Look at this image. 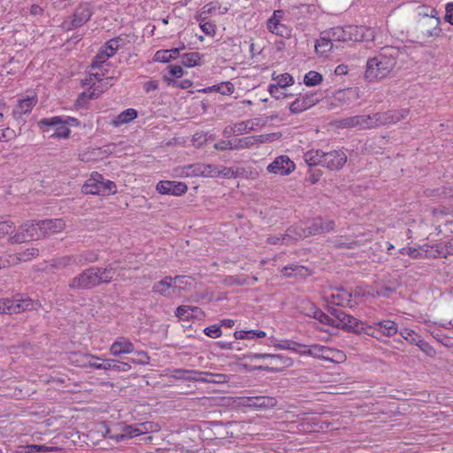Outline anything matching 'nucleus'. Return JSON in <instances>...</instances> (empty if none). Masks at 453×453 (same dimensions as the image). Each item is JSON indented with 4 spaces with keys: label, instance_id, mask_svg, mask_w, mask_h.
<instances>
[{
    "label": "nucleus",
    "instance_id": "nucleus-14",
    "mask_svg": "<svg viewBox=\"0 0 453 453\" xmlns=\"http://www.w3.org/2000/svg\"><path fill=\"white\" fill-rule=\"evenodd\" d=\"M40 127H54L55 132L51 137L67 138L70 134V129L66 126V121L60 117H53L50 119H42L39 121Z\"/></svg>",
    "mask_w": 453,
    "mask_h": 453
},
{
    "label": "nucleus",
    "instance_id": "nucleus-3",
    "mask_svg": "<svg viewBox=\"0 0 453 453\" xmlns=\"http://www.w3.org/2000/svg\"><path fill=\"white\" fill-rule=\"evenodd\" d=\"M440 24V19L416 20L412 27V33L415 35L417 42L425 43L429 42L433 37L440 36L441 33Z\"/></svg>",
    "mask_w": 453,
    "mask_h": 453
},
{
    "label": "nucleus",
    "instance_id": "nucleus-43",
    "mask_svg": "<svg viewBox=\"0 0 453 453\" xmlns=\"http://www.w3.org/2000/svg\"><path fill=\"white\" fill-rule=\"evenodd\" d=\"M427 19H440L435 9L422 6L418 8L416 20H426Z\"/></svg>",
    "mask_w": 453,
    "mask_h": 453
},
{
    "label": "nucleus",
    "instance_id": "nucleus-60",
    "mask_svg": "<svg viewBox=\"0 0 453 453\" xmlns=\"http://www.w3.org/2000/svg\"><path fill=\"white\" fill-rule=\"evenodd\" d=\"M203 332L207 336L211 338H218L221 335V329L218 325L210 326L206 327Z\"/></svg>",
    "mask_w": 453,
    "mask_h": 453
},
{
    "label": "nucleus",
    "instance_id": "nucleus-55",
    "mask_svg": "<svg viewBox=\"0 0 453 453\" xmlns=\"http://www.w3.org/2000/svg\"><path fill=\"white\" fill-rule=\"evenodd\" d=\"M175 58L173 55H171L169 50H162L156 52L154 59L157 62L166 63L171 59Z\"/></svg>",
    "mask_w": 453,
    "mask_h": 453
},
{
    "label": "nucleus",
    "instance_id": "nucleus-47",
    "mask_svg": "<svg viewBox=\"0 0 453 453\" xmlns=\"http://www.w3.org/2000/svg\"><path fill=\"white\" fill-rule=\"evenodd\" d=\"M110 55L105 52L103 47L99 50L96 54L92 65L91 69L102 68L103 65L110 58Z\"/></svg>",
    "mask_w": 453,
    "mask_h": 453
},
{
    "label": "nucleus",
    "instance_id": "nucleus-19",
    "mask_svg": "<svg viewBox=\"0 0 453 453\" xmlns=\"http://www.w3.org/2000/svg\"><path fill=\"white\" fill-rule=\"evenodd\" d=\"M91 271L95 288L101 284H108L113 280L115 269L111 264L105 267L92 266Z\"/></svg>",
    "mask_w": 453,
    "mask_h": 453
},
{
    "label": "nucleus",
    "instance_id": "nucleus-59",
    "mask_svg": "<svg viewBox=\"0 0 453 453\" xmlns=\"http://www.w3.org/2000/svg\"><path fill=\"white\" fill-rule=\"evenodd\" d=\"M26 448L27 449V453H34V452L45 453V452H50L53 449L52 448L47 447L45 445H36V444L27 445Z\"/></svg>",
    "mask_w": 453,
    "mask_h": 453
},
{
    "label": "nucleus",
    "instance_id": "nucleus-37",
    "mask_svg": "<svg viewBox=\"0 0 453 453\" xmlns=\"http://www.w3.org/2000/svg\"><path fill=\"white\" fill-rule=\"evenodd\" d=\"M234 336L236 340L254 339L255 337L265 338L266 333L261 330H240L235 331Z\"/></svg>",
    "mask_w": 453,
    "mask_h": 453
},
{
    "label": "nucleus",
    "instance_id": "nucleus-11",
    "mask_svg": "<svg viewBox=\"0 0 453 453\" xmlns=\"http://www.w3.org/2000/svg\"><path fill=\"white\" fill-rule=\"evenodd\" d=\"M409 113V110L401 109L395 111H388L385 112H376L373 113L374 124L375 127H379L380 126L393 124L400 121L406 118Z\"/></svg>",
    "mask_w": 453,
    "mask_h": 453
},
{
    "label": "nucleus",
    "instance_id": "nucleus-30",
    "mask_svg": "<svg viewBox=\"0 0 453 453\" xmlns=\"http://www.w3.org/2000/svg\"><path fill=\"white\" fill-rule=\"evenodd\" d=\"M203 372L196 370L174 369L172 377L176 380L199 381V378Z\"/></svg>",
    "mask_w": 453,
    "mask_h": 453
},
{
    "label": "nucleus",
    "instance_id": "nucleus-8",
    "mask_svg": "<svg viewBox=\"0 0 453 453\" xmlns=\"http://www.w3.org/2000/svg\"><path fill=\"white\" fill-rule=\"evenodd\" d=\"M92 12L88 4L78 6L73 14L62 22L61 27L66 31L81 27L91 18Z\"/></svg>",
    "mask_w": 453,
    "mask_h": 453
},
{
    "label": "nucleus",
    "instance_id": "nucleus-62",
    "mask_svg": "<svg viewBox=\"0 0 453 453\" xmlns=\"http://www.w3.org/2000/svg\"><path fill=\"white\" fill-rule=\"evenodd\" d=\"M235 135H240L242 134L249 133L252 131V127H247V124H245V121H241L238 123L233 124Z\"/></svg>",
    "mask_w": 453,
    "mask_h": 453
},
{
    "label": "nucleus",
    "instance_id": "nucleus-24",
    "mask_svg": "<svg viewBox=\"0 0 453 453\" xmlns=\"http://www.w3.org/2000/svg\"><path fill=\"white\" fill-rule=\"evenodd\" d=\"M106 434H108V437L110 439L115 440L116 441H121L127 439L138 436L141 434H142V432L140 429L134 427L132 426H121L120 433L112 434L111 430L108 429L106 431Z\"/></svg>",
    "mask_w": 453,
    "mask_h": 453
},
{
    "label": "nucleus",
    "instance_id": "nucleus-7",
    "mask_svg": "<svg viewBox=\"0 0 453 453\" xmlns=\"http://www.w3.org/2000/svg\"><path fill=\"white\" fill-rule=\"evenodd\" d=\"M40 233L39 221H27L19 227L15 234L10 237V242L12 243H22L29 240L40 239L42 238Z\"/></svg>",
    "mask_w": 453,
    "mask_h": 453
},
{
    "label": "nucleus",
    "instance_id": "nucleus-21",
    "mask_svg": "<svg viewBox=\"0 0 453 453\" xmlns=\"http://www.w3.org/2000/svg\"><path fill=\"white\" fill-rule=\"evenodd\" d=\"M152 291L167 298L178 296V288L173 286L171 276H166L156 282L152 287Z\"/></svg>",
    "mask_w": 453,
    "mask_h": 453
},
{
    "label": "nucleus",
    "instance_id": "nucleus-45",
    "mask_svg": "<svg viewBox=\"0 0 453 453\" xmlns=\"http://www.w3.org/2000/svg\"><path fill=\"white\" fill-rule=\"evenodd\" d=\"M267 28L270 32L277 35H280L282 37L284 36H289L290 35V31L288 30V28L280 23V21H275L274 20V28H273V25L270 23V20L267 21Z\"/></svg>",
    "mask_w": 453,
    "mask_h": 453
},
{
    "label": "nucleus",
    "instance_id": "nucleus-6",
    "mask_svg": "<svg viewBox=\"0 0 453 453\" xmlns=\"http://www.w3.org/2000/svg\"><path fill=\"white\" fill-rule=\"evenodd\" d=\"M327 311L332 316L335 317L334 321L336 328L361 334L359 326L362 325V321L335 307H328Z\"/></svg>",
    "mask_w": 453,
    "mask_h": 453
},
{
    "label": "nucleus",
    "instance_id": "nucleus-51",
    "mask_svg": "<svg viewBox=\"0 0 453 453\" xmlns=\"http://www.w3.org/2000/svg\"><path fill=\"white\" fill-rule=\"evenodd\" d=\"M327 348L328 347L326 346L319 344L311 345L310 356L316 358L324 359V356L326 355V350H327Z\"/></svg>",
    "mask_w": 453,
    "mask_h": 453
},
{
    "label": "nucleus",
    "instance_id": "nucleus-33",
    "mask_svg": "<svg viewBox=\"0 0 453 453\" xmlns=\"http://www.w3.org/2000/svg\"><path fill=\"white\" fill-rule=\"evenodd\" d=\"M326 31L323 32L320 38L315 44V50L318 53L325 54L333 49V42L331 36L327 35Z\"/></svg>",
    "mask_w": 453,
    "mask_h": 453
},
{
    "label": "nucleus",
    "instance_id": "nucleus-56",
    "mask_svg": "<svg viewBox=\"0 0 453 453\" xmlns=\"http://www.w3.org/2000/svg\"><path fill=\"white\" fill-rule=\"evenodd\" d=\"M400 335L408 342L414 344L416 342L417 338L419 336L417 335L415 331L409 329V328H403L400 331Z\"/></svg>",
    "mask_w": 453,
    "mask_h": 453
},
{
    "label": "nucleus",
    "instance_id": "nucleus-58",
    "mask_svg": "<svg viewBox=\"0 0 453 453\" xmlns=\"http://www.w3.org/2000/svg\"><path fill=\"white\" fill-rule=\"evenodd\" d=\"M304 270L303 266L300 265H290V266H285L282 269V273L287 277L295 276L298 273H301V272Z\"/></svg>",
    "mask_w": 453,
    "mask_h": 453
},
{
    "label": "nucleus",
    "instance_id": "nucleus-48",
    "mask_svg": "<svg viewBox=\"0 0 453 453\" xmlns=\"http://www.w3.org/2000/svg\"><path fill=\"white\" fill-rule=\"evenodd\" d=\"M240 174V169L239 168H232V167H225L219 165V177L229 179V178H235L239 176Z\"/></svg>",
    "mask_w": 453,
    "mask_h": 453
},
{
    "label": "nucleus",
    "instance_id": "nucleus-18",
    "mask_svg": "<svg viewBox=\"0 0 453 453\" xmlns=\"http://www.w3.org/2000/svg\"><path fill=\"white\" fill-rule=\"evenodd\" d=\"M334 221L332 219L316 218L306 227L308 236L329 233L334 228Z\"/></svg>",
    "mask_w": 453,
    "mask_h": 453
},
{
    "label": "nucleus",
    "instance_id": "nucleus-57",
    "mask_svg": "<svg viewBox=\"0 0 453 453\" xmlns=\"http://www.w3.org/2000/svg\"><path fill=\"white\" fill-rule=\"evenodd\" d=\"M15 229V226L12 222L6 220V221H0V238L9 234H12Z\"/></svg>",
    "mask_w": 453,
    "mask_h": 453
},
{
    "label": "nucleus",
    "instance_id": "nucleus-42",
    "mask_svg": "<svg viewBox=\"0 0 453 453\" xmlns=\"http://www.w3.org/2000/svg\"><path fill=\"white\" fill-rule=\"evenodd\" d=\"M173 286L177 287L178 288V296H180L181 290L186 289L188 287L191 286L192 284V278L188 276H175L172 277Z\"/></svg>",
    "mask_w": 453,
    "mask_h": 453
},
{
    "label": "nucleus",
    "instance_id": "nucleus-9",
    "mask_svg": "<svg viewBox=\"0 0 453 453\" xmlns=\"http://www.w3.org/2000/svg\"><path fill=\"white\" fill-rule=\"evenodd\" d=\"M104 74H105L104 72H102L101 73H91L89 81L86 80L85 84H90V82L92 81V77H94L98 81V83L97 84L93 83L91 85V88H89V90L88 92H83L80 96V98H81V97H88V99L97 98L98 96H100L101 94L104 93V90H106L110 87H111L113 85L114 78L107 77L105 80H102L101 77L104 76Z\"/></svg>",
    "mask_w": 453,
    "mask_h": 453
},
{
    "label": "nucleus",
    "instance_id": "nucleus-25",
    "mask_svg": "<svg viewBox=\"0 0 453 453\" xmlns=\"http://www.w3.org/2000/svg\"><path fill=\"white\" fill-rule=\"evenodd\" d=\"M269 358L271 359L269 366H259L258 369L264 371H275L279 372L285 367H288L292 365L291 358L281 355L270 354Z\"/></svg>",
    "mask_w": 453,
    "mask_h": 453
},
{
    "label": "nucleus",
    "instance_id": "nucleus-17",
    "mask_svg": "<svg viewBox=\"0 0 453 453\" xmlns=\"http://www.w3.org/2000/svg\"><path fill=\"white\" fill-rule=\"evenodd\" d=\"M156 189L163 195L181 196L188 190V187L184 182L161 180L157 184Z\"/></svg>",
    "mask_w": 453,
    "mask_h": 453
},
{
    "label": "nucleus",
    "instance_id": "nucleus-2",
    "mask_svg": "<svg viewBox=\"0 0 453 453\" xmlns=\"http://www.w3.org/2000/svg\"><path fill=\"white\" fill-rule=\"evenodd\" d=\"M334 42H372L375 39V31L365 26L335 27L326 33Z\"/></svg>",
    "mask_w": 453,
    "mask_h": 453
},
{
    "label": "nucleus",
    "instance_id": "nucleus-41",
    "mask_svg": "<svg viewBox=\"0 0 453 453\" xmlns=\"http://www.w3.org/2000/svg\"><path fill=\"white\" fill-rule=\"evenodd\" d=\"M219 165H203L196 167V174H201L204 177H219Z\"/></svg>",
    "mask_w": 453,
    "mask_h": 453
},
{
    "label": "nucleus",
    "instance_id": "nucleus-28",
    "mask_svg": "<svg viewBox=\"0 0 453 453\" xmlns=\"http://www.w3.org/2000/svg\"><path fill=\"white\" fill-rule=\"evenodd\" d=\"M376 325L378 326L380 340H381L382 336L391 337L398 332L397 324L389 319L377 321Z\"/></svg>",
    "mask_w": 453,
    "mask_h": 453
},
{
    "label": "nucleus",
    "instance_id": "nucleus-61",
    "mask_svg": "<svg viewBox=\"0 0 453 453\" xmlns=\"http://www.w3.org/2000/svg\"><path fill=\"white\" fill-rule=\"evenodd\" d=\"M214 148L218 150H234V140H222L214 144Z\"/></svg>",
    "mask_w": 453,
    "mask_h": 453
},
{
    "label": "nucleus",
    "instance_id": "nucleus-10",
    "mask_svg": "<svg viewBox=\"0 0 453 453\" xmlns=\"http://www.w3.org/2000/svg\"><path fill=\"white\" fill-rule=\"evenodd\" d=\"M320 95H319L317 92L300 95L289 105V111L294 114L300 113L317 104L320 101Z\"/></svg>",
    "mask_w": 453,
    "mask_h": 453
},
{
    "label": "nucleus",
    "instance_id": "nucleus-35",
    "mask_svg": "<svg viewBox=\"0 0 453 453\" xmlns=\"http://www.w3.org/2000/svg\"><path fill=\"white\" fill-rule=\"evenodd\" d=\"M324 152L320 150H311L304 153L303 159L309 166L322 165Z\"/></svg>",
    "mask_w": 453,
    "mask_h": 453
},
{
    "label": "nucleus",
    "instance_id": "nucleus-12",
    "mask_svg": "<svg viewBox=\"0 0 453 453\" xmlns=\"http://www.w3.org/2000/svg\"><path fill=\"white\" fill-rule=\"evenodd\" d=\"M68 287L70 289L74 291L88 290L94 288L95 285L93 281L91 267L83 270L78 275L73 277L70 280Z\"/></svg>",
    "mask_w": 453,
    "mask_h": 453
},
{
    "label": "nucleus",
    "instance_id": "nucleus-29",
    "mask_svg": "<svg viewBox=\"0 0 453 453\" xmlns=\"http://www.w3.org/2000/svg\"><path fill=\"white\" fill-rule=\"evenodd\" d=\"M36 96H27V98L19 100V103L13 111L14 116L19 118L23 114L29 113L34 108V106L36 104Z\"/></svg>",
    "mask_w": 453,
    "mask_h": 453
},
{
    "label": "nucleus",
    "instance_id": "nucleus-44",
    "mask_svg": "<svg viewBox=\"0 0 453 453\" xmlns=\"http://www.w3.org/2000/svg\"><path fill=\"white\" fill-rule=\"evenodd\" d=\"M39 256V250L36 248H29L26 250L17 253L13 259H16L17 262H26L29 261L34 257Z\"/></svg>",
    "mask_w": 453,
    "mask_h": 453
},
{
    "label": "nucleus",
    "instance_id": "nucleus-50",
    "mask_svg": "<svg viewBox=\"0 0 453 453\" xmlns=\"http://www.w3.org/2000/svg\"><path fill=\"white\" fill-rule=\"evenodd\" d=\"M210 91L216 90L222 95H231L234 92V85L230 82L221 83L219 86H213L208 88Z\"/></svg>",
    "mask_w": 453,
    "mask_h": 453
},
{
    "label": "nucleus",
    "instance_id": "nucleus-20",
    "mask_svg": "<svg viewBox=\"0 0 453 453\" xmlns=\"http://www.w3.org/2000/svg\"><path fill=\"white\" fill-rule=\"evenodd\" d=\"M65 227V222L62 219H45L39 221V234L42 238L62 232Z\"/></svg>",
    "mask_w": 453,
    "mask_h": 453
},
{
    "label": "nucleus",
    "instance_id": "nucleus-40",
    "mask_svg": "<svg viewBox=\"0 0 453 453\" xmlns=\"http://www.w3.org/2000/svg\"><path fill=\"white\" fill-rule=\"evenodd\" d=\"M180 58L181 64L187 67L199 65L201 63V55L198 52L185 53Z\"/></svg>",
    "mask_w": 453,
    "mask_h": 453
},
{
    "label": "nucleus",
    "instance_id": "nucleus-31",
    "mask_svg": "<svg viewBox=\"0 0 453 453\" xmlns=\"http://www.w3.org/2000/svg\"><path fill=\"white\" fill-rule=\"evenodd\" d=\"M137 115L138 113L136 110L129 108L120 112L116 118H114L111 120V124L113 127H118L121 125L131 122L132 120L137 118Z\"/></svg>",
    "mask_w": 453,
    "mask_h": 453
},
{
    "label": "nucleus",
    "instance_id": "nucleus-64",
    "mask_svg": "<svg viewBox=\"0 0 453 453\" xmlns=\"http://www.w3.org/2000/svg\"><path fill=\"white\" fill-rule=\"evenodd\" d=\"M111 369L118 372H127L131 369V365L127 362H119L113 360Z\"/></svg>",
    "mask_w": 453,
    "mask_h": 453
},
{
    "label": "nucleus",
    "instance_id": "nucleus-54",
    "mask_svg": "<svg viewBox=\"0 0 453 453\" xmlns=\"http://www.w3.org/2000/svg\"><path fill=\"white\" fill-rule=\"evenodd\" d=\"M164 80L169 86L178 87L184 89L188 88L192 86V81L189 80H184L179 82L174 81L172 77L167 76H165Z\"/></svg>",
    "mask_w": 453,
    "mask_h": 453
},
{
    "label": "nucleus",
    "instance_id": "nucleus-32",
    "mask_svg": "<svg viewBox=\"0 0 453 453\" xmlns=\"http://www.w3.org/2000/svg\"><path fill=\"white\" fill-rule=\"evenodd\" d=\"M77 266H83L99 259L98 252L95 250H84L81 253L74 254Z\"/></svg>",
    "mask_w": 453,
    "mask_h": 453
},
{
    "label": "nucleus",
    "instance_id": "nucleus-52",
    "mask_svg": "<svg viewBox=\"0 0 453 453\" xmlns=\"http://www.w3.org/2000/svg\"><path fill=\"white\" fill-rule=\"evenodd\" d=\"M359 330H361V333H364L369 336H372L373 338H376L377 340H380L379 331H378V326L376 325V322L373 323V325L364 326L363 324L359 326Z\"/></svg>",
    "mask_w": 453,
    "mask_h": 453
},
{
    "label": "nucleus",
    "instance_id": "nucleus-39",
    "mask_svg": "<svg viewBox=\"0 0 453 453\" xmlns=\"http://www.w3.org/2000/svg\"><path fill=\"white\" fill-rule=\"evenodd\" d=\"M311 309L313 310L312 313H309L308 315L312 316L314 319H316L322 324L329 325L331 326L335 327V317H329L327 314L324 313L322 311L315 307H312Z\"/></svg>",
    "mask_w": 453,
    "mask_h": 453
},
{
    "label": "nucleus",
    "instance_id": "nucleus-34",
    "mask_svg": "<svg viewBox=\"0 0 453 453\" xmlns=\"http://www.w3.org/2000/svg\"><path fill=\"white\" fill-rule=\"evenodd\" d=\"M229 380V376L222 373L203 372L199 378V381L213 384H223Z\"/></svg>",
    "mask_w": 453,
    "mask_h": 453
},
{
    "label": "nucleus",
    "instance_id": "nucleus-38",
    "mask_svg": "<svg viewBox=\"0 0 453 453\" xmlns=\"http://www.w3.org/2000/svg\"><path fill=\"white\" fill-rule=\"evenodd\" d=\"M323 360L340 364L346 360V355L342 350L328 347Z\"/></svg>",
    "mask_w": 453,
    "mask_h": 453
},
{
    "label": "nucleus",
    "instance_id": "nucleus-4",
    "mask_svg": "<svg viewBox=\"0 0 453 453\" xmlns=\"http://www.w3.org/2000/svg\"><path fill=\"white\" fill-rule=\"evenodd\" d=\"M82 191L85 194H92L98 196H109L117 192L116 184L109 180H104L103 175L98 173L91 174L82 187Z\"/></svg>",
    "mask_w": 453,
    "mask_h": 453
},
{
    "label": "nucleus",
    "instance_id": "nucleus-15",
    "mask_svg": "<svg viewBox=\"0 0 453 453\" xmlns=\"http://www.w3.org/2000/svg\"><path fill=\"white\" fill-rule=\"evenodd\" d=\"M347 162V156L342 150H332L324 152L322 166L330 170H339L343 167Z\"/></svg>",
    "mask_w": 453,
    "mask_h": 453
},
{
    "label": "nucleus",
    "instance_id": "nucleus-22",
    "mask_svg": "<svg viewBox=\"0 0 453 453\" xmlns=\"http://www.w3.org/2000/svg\"><path fill=\"white\" fill-rule=\"evenodd\" d=\"M268 141L266 135H253L234 140V150L250 149Z\"/></svg>",
    "mask_w": 453,
    "mask_h": 453
},
{
    "label": "nucleus",
    "instance_id": "nucleus-26",
    "mask_svg": "<svg viewBox=\"0 0 453 453\" xmlns=\"http://www.w3.org/2000/svg\"><path fill=\"white\" fill-rule=\"evenodd\" d=\"M134 350V344L125 337H119L111 346L110 352L113 356L132 353Z\"/></svg>",
    "mask_w": 453,
    "mask_h": 453
},
{
    "label": "nucleus",
    "instance_id": "nucleus-23",
    "mask_svg": "<svg viewBox=\"0 0 453 453\" xmlns=\"http://www.w3.org/2000/svg\"><path fill=\"white\" fill-rule=\"evenodd\" d=\"M327 301L337 306H350L352 295L343 288H335L326 297Z\"/></svg>",
    "mask_w": 453,
    "mask_h": 453
},
{
    "label": "nucleus",
    "instance_id": "nucleus-16",
    "mask_svg": "<svg viewBox=\"0 0 453 453\" xmlns=\"http://www.w3.org/2000/svg\"><path fill=\"white\" fill-rule=\"evenodd\" d=\"M295 169V164L288 156L277 157L268 166L269 173L288 175Z\"/></svg>",
    "mask_w": 453,
    "mask_h": 453
},
{
    "label": "nucleus",
    "instance_id": "nucleus-13",
    "mask_svg": "<svg viewBox=\"0 0 453 453\" xmlns=\"http://www.w3.org/2000/svg\"><path fill=\"white\" fill-rule=\"evenodd\" d=\"M240 404L259 410H267L273 408L277 404V400L265 395L241 397Z\"/></svg>",
    "mask_w": 453,
    "mask_h": 453
},
{
    "label": "nucleus",
    "instance_id": "nucleus-27",
    "mask_svg": "<svg viewBox=\"0 0 453 453\" xmlns=\"http://www.w3.org/2000/svg\"><path fill=\"white\" fill-rule=\"evenodd\" d=\"M304 237H308L306 228H303L302 226H290L287 229L286 234H282V243L290 245Z\"/></svg>",
    "mask_w": 453,
    "mask_h": 453
},
{
    "label": "nucleus",
    "instance_id": "nucleus-49",
    "mask_svg": "<svg viewBox=\"0 0 453 453\" xmlns=\"http://www.w3.org/2000/svg\"><path fill=\"white\" fill-rule=\"evenodd\" d=\"M277 81V85L281 88L294 84V79L289 73H282L273 78Z\"/></svg>",
    "mask_w": 453,
    "mask_h": 453
},
{
    "label": "nucleus",
    "instance_id": "nucleus-1",
    "mask_svg": "<svg viewBox=\"0 0 453 453\" xmlns=\"http://www.w3.org/2000/svg\"><path fill=\"white\" fill-rule=\"evenodd\" d=\"M400 50L395 47H386L366 63L365 77L369 81L387 77L394 69Z\"/></svg>",
    "mask_w": 453,
    "mask_h": 453
},
{
    "label": "nucleus",
    "instance_id": "nucleus-53",
    "mask_svg": "<svg viewBox=\"0 0 453 453\" xmlns=\"http://www.w3.org/2000/svg\"><path fill=\"white\" fill-rule=\"evenodd\" d=\"M191 306L189 305H180L176 309L175 315L180 319L188 320L193 317V314L190 313Z\"/></svg>",
    "mask_w": 453,
    "mask_h": 453
},
{
    "label": "nucleus",
    "instance_id": "nucleus-36",
    "mask_svg": "<svg viewBox=\"0 0 453 453\" xmlns=\"http://www.w3.org/2000/svg\"><path fill=\"white\" fill-rule=\"evenodd\" d=\"M73 265H76V259L74 254L60 257L58 258L52 260L50 266L56 269H64Z\"/></svg>",
    "mask_w": 453,
    "mask_h": 453
},
{
    "label": "nucleus",
    "instance_id": "nucleus-5",
    "mask_svg": "<svg viewBox=\"0 0 453 453\" xmlns=\"http://www.w3.org/2000/svg\"><path fill=\"white\" fill-rule=\"evenodd\" d=\"M37 303L29 297H23L19 295L12 298L0 299V314H19L25 311L35 309Z\"/></svg>",
    "mask_w": 453,
    "mask_h": 453
},
{
    "label": "nucleus",
    "instance_id": "nucleus-46",
    "mask_svg": "<svg viewBox=\"0 0 453 453\" xmlns=\"http://www.w3.org/2000/svg\"><path fill=\"white\" fill-rule=\"evenodd\" d=\"M322 81V75L315 71H310L303 77V83L309 87L317 86L320 84Z\"/></svg>",
    "mask_w": 453,
    "mask_h": 453
},
{
    "label": "nucleus",
    "instance_id": "nucleus-63",
    "mask_svg": "<svg viewBox=\"0 0 453 453\" xmlns=\"http://www.w3.org/2000/svg\"><path fill=\"white\" fill-rule=\"evenodd\" d=\"M112 362H113V360H111V359L105 360L104 363L88 362V364H84L83 366L88 365V366L94 367L96 369L110 370Z\"/></svg>",
    "mask_w": 453,
    "mask_h": 453
}]
</instances>
